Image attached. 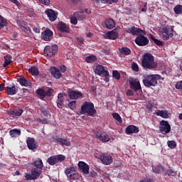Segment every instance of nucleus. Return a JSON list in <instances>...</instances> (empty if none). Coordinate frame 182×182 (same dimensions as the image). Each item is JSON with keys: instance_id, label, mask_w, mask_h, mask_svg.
I'll list each match as a JSON object with an SVG mask.
<instances>
[{"instance_id": "a18cd8bd", "label": "nucleus", "mask_w": 182, "mask_h": 182, "mask_svg": "<svg viewBox=\"0 0 182 182\" xmlns=\"http://www.w3.org/2000/svg\"><path fill=\"white\" fill-rule=\"evenodd\" d=\"M112 76L114 77L117 80H120V73H119L118 70H113L112 72Z\"/></svg>"}, {"instance_id": "473e14b6", "label": "nucleus", "mask_w": 182, "mask_h": 182, "mask_svg": "<svg viewBox=\"0 0 182 182\" xmlns=\"http://www.w3.org/2000/svg\"><path fill=\"white\" fill-rule=\"evenodd\" d=\"M119 53L123 55H131L132 50L127 47H122L119 48Z\"/></svg>"}, {"instance_id": "3c124183", "label": "nucleus", "mask_w": 182, "mask_h": 182, "mask_svg": "<svg viewBox=\"0 0 182 182\" xmlns=\"http://www.w3.org/2000/svg\"><path fill=\"white\" fill-rule=\"evenodd\" d=\"M167 173H168V176L174 177L176 176L177 172H176V171L172 170L171 168H168L167 170Z\"/></svg>"}, {"instance_id": "4468645a", "label": "nucleus", "mask_w": 182, "mask_h": 182, "mask_svg": "<svg viewBox=\"0 0 182 182\" xmlns=\"http://www.w3.org/2000/svg\"><path fill=\"white\" fill-rule=\"evenodd\" d=\"M95 136L97 139L100 141H102V143H107L110 140V138L108 134H107L105 132H102L100 131H97L95 133Z\"/></svg>"}, {"instance_id": "f03ea898", "label": "nucleus", "mask_w": 182, "mask_h": 182, "mask_svg": "<svg viewBox=\"0 0 182 182\" xmlns=\"http://www.w3.org/2000/svg\"><path fill=\"white\" fill-rule=\"evenodd\" d=\"M80 114H87V115L93 117L97 114V109L95 108V105L90 102H85L80 111Z\"/></svg>"}, {"instance_id": "4d7b16f0", "label": "nucleus", "mask_w": 182, "mask_h": 182, "mask_svg": "<svg viewBox=\"0 0 182 182\" xmlns=\"http://www.w3.org/2000/svg\"><path fill=\"white\" fill-rule=\"evenodd\" d=\"M77 21L78 20L76 17H75V15H73V17H71V18H70V22L73 25H77Z\"/></svg>"}, {"instance_id": "20e7f679", "label": "nucleus", "mask_w": 182, "mask_h": 182, "mask_svg": "<svg viewBox=\"0 0 182 182\" xmlns=\"http://www.w3.org/2000/svg\"><path fill=\"white\" fill-rule=\"evenodd\" d=\"M145 34L139 33L137 35L134 42L139 47H145L150 43L149 38L144 36Z\"/></svg>"}, {"instance_id": "393cba45", "label": "nucleus", "mask_w": 182, "mask_h": 182, "mask_svg": "<svg viewBox=\"0 0 182 182\" xmlns=\"http://www.w3.org/2000/svg\"><path fill=\"white\" fill-rule=\"evenodd\" d=\"M51 75L57 80L60 79L62 75L60 69L56 67H52L50 70Z\"/></svg>"}, {"instance_id": "680f3d73", "label": "nucleus", "mask_w": 182, "mask_h": 182, "mask_svg": "<svg viewBox=\"0 0 182 182\" xmlns=\"http://www.w3.org/2000/svg\"><path fill=\"white\" fill-rule=\"evenodd\" d=\"M25 178L26 181L33 180V176L31 173H26Z\"/></svg>"}, {"instance_id": "5701e85b", "label": "nucleus", "mask_w": 182, "mask_h": 182, "mask_svg": "<svg viewBox=\"0 0 182 182\" xmlns=\"http://www.w3.org/2000/svg\"><path fill=\"white\" fill-rule=\"evenodd\" d=\"M17 81L18 83L21 85L22 87H31L32 83L31 81H28L25 77L23 76H20L18 79Z\"/></svg>"}, {"instance_id": "864d4df0", "label": "nucleus", "mask_w": 182, "mask_h": 182, "mask_svg": "<svg viewBox=\"0 0 182 182\" xmlns=\"http://www.w3.org/2000/svg\"><path fill=\"white\" fill-rule=\"evenodd\" d=\"M64 100H57L56 103H57V107L62 109L64 106Z\"/></svg>"}, {"instance_id": "338daca9", "label": "nucleus", "mask_w": 182, "mask_h": 182, "mask_svg": "<svg viewBox=\"0 0 182 182\" xmlns=\"http://www.w3.org/2000/svg\"><path fill=\"white\" fill-rule=\"evenodd\" d=\"M63 97H64V93L63 92V93L60 92V93H59L58 95V100H64Z\"/></svg>"}, {"instance_id": "bb28decb", "label": "nucleus", "mask_w": 182, "mask_h": 182, "mask_svg": "<svg viewBox=\"0 0 182 182\" xmlns=\"http://www.w3.org/2000/svg\"><path fill=\"white\" fill-rule=\"evenodd\" d=\"M106 36L109 40H116L119 36V33L115 30L108 31Z\"/></svg>"}, {"instance_id": "a211bd4d", "label": "nucleus", "mask_w": 182, "mask_h": 182, "mask_svg": "<svg viewBox=\"0 0 182 182\" xmlns=\"http://www.w3.org/2000/svg\"><path fill=\"white\" fill-rule=\"evenodd\" d=\"M102 26L104 28H107L108 30L113 29L115 27L116 24L113 19L109 18L102 22Z\"/></svg>"}, {"instance_id": "a19ab883", "label": "nucleus", "mask_w": 182, "mask_h": 182, "mask_svg": "<svg viewBox=\"0 0 182 182\" xmlns=\"http://www.w3.org/2000/svg\"><path fill=\"white\" fill-rule=\"evenodd\" d=\"M23 109H14L11 111V114L14 115V116H18L20 117L23 114Z\"/></svg>"}, {"instance_id": "49530a36", "label": "nucleus", "mask_w": 182, "mask_h": 182, "mask_svg": "<svg viewBox=\"0 0 182 182\" xmlns=\"http://www.w3.org/2000/svg\"><path fill=\"white\" fill-rule=\"evenodd\" d=\"M54 92L53 88L48 87V90L47 91H45V95L46 97H52V94Z\"/></svg>"}, {"instance_id": "2eb2a0df", "label": "nucleus", "mask_w": 182, "mask_h": 182, "mask_svg": "<svg viewBox=\"0 0 182 182\" xmlns=\"http://www.w3.org/2000/svg\"><path fill=\"white\" fill-rule=\"evenodd\" d=\"M53 36V31L49 28L42 31L41 33V39L45 41H50V38Z\"/></svg>"}, {"instance_id": "f257e3e1", "label": "nucleus", "mask_w": 182, "mask_h": 182, "mask_svg": "<svg viewBox=\"0 0 182 182\" xmlns=\"http://www.w3.org/2000/svg\"><path fill=\"white\" fill-rule=\"evenodd\" d=\"M141 65L144 68L149 69L150 70L157 68V63L154 61V55L149 53H146L143 55Z\"/></svg>"}, {"instance_id": "423d86ee", "label": "nucleus", "mask_w": 182, "mask_h": 182, "mask_svg": "<svg viewBox=\"0 0 182 182\" xmlns=\"http://www.w3.org/2000/svg\"><path fill=\"white\" fill-rule=\"evenodd\" d=\"M76 171V168L73 166L65 168V173L70 181H75L78 178V174Z\"/></svg>"}, {"instance_id": "72a5a7b5", "label": "nucleus", "mask_w": 182, "mask_h": 182, "mask_svg": "<svg viewBox=\"0 0 182 182\" xmlns=\"http://www.w3.org/2000/svg\"><path fill=\"white\" fill-rule=\"evenodd\" d=\"M37 95L39 96V98L42 100H43L46 97V90H43V88H38L36 90Z\"/></svg>"}, {"instance_id": "8fccbe9b", "label": "nucleus", "mask_w": 182, "mask_h": 182, "mask_svg": "<svg viewBox=\"0 0 182 182\" xmlns=\"http://www.w3.org/2000/svg\"><path fill=\"white\" fill-rule=\"evenodd\" d=\"M119 0H101V3L112 5V3H117Z\"/></svg>"}, {"instance_id": "aec40b11", "label": "nucleus", "mask_w": 182, "mask_h": 182, "mask_svg": "<svg viewBox=\"0 0 182 182\" xmlns=\"http://www.w3.org/2000/svg\"><path fill=\"white\" fill-rule=\"evenodd\" d=\"M106 67L103 65H97L96 68L95 69V73L97 75H100L101 77H105V74L108 72V70H106Z\"/></svg>"}, {"instance_id": "9b49d317", "label": "nucleus", "mask_w": 182, "mask_h": 182, "mask_svg": "<svg viewBox=\"0 0 182 182\" xmlns=\"http://www.w3.org/2000/svg\"><path fill=\"white\" fill-rule=\"evenodd\" d=\"M125 31L127 33L132 34V36H136V35L137 36L141 33L144 34V35L146 34L145 31L142 30L140 28H137L135 26L127 28H125Z\"/></svg>"}, {"instance_id": "de8ad7c7", "label": "nucleus", "mask_w": 182, "mask_h": 182, "mask_svg": "<svg viewBox=\"0 0 182 182\" xmlns=\"http://www.w3.org/2000/svg\"><path fill=\"white\" fill-rule=\"evenodd\" d=\"M168 146L171 149H175L177 146V144L174 141H168Z\"/></svg>"}, {"instance_id": "f704fd0d", "label": "nucleus", "mask_w": 182, "mask_h": 182, "mask_svg": "<svg viewBox=\"0 0 182 182\" xmlns=\"http://www.w3.org/2000/svg\"><path fill=\"white\" fill-rule=\"evenodd\" d=\"M33 164H34V166H36L35 168H38V170L42 171L43 167V162L41 159L36 160L33 162Z\"/></svg>"}, {"instance_id": "79ce46f5", "label": "nucleus", "mask_w": 182, "mask_h": 182, "mask_svg": "<svg viewBox=\"0 0 182 182\" xmlns=\"http://www.w3.org/2000/svg\"><path fill=\"white\" fill-rule=\"evenodd\" d=\"M173 11H175L176 15L182 14V5L178 4L175 6Z\"/></svg>"}, {"instance_id": "603ef678", "label": "nucleus", "mask_w": 182, "mask_h": 182, "mask_svg": "<svg viewBox=\"0 0 182 182\" xmlns=\"http://www.w3.org/2000/svg\"><path fill=\"white\" fill-rule=\"evenodd\" d=\"M132 69L134 72H139V68L138 66V64L136 63L133 62L132 63Z\"/></svg>"}, {"instance_id": "6ab92c4d", "label": "nucleus", "mask_w": 182, "mask_h": 182, "mask_svg": "<svg viewBox=\"0 0 182 182\" xmlns=\"http://www.w3.org/2000/svg\"><path fill=\"white\" fill-rule=\"evenodd\" d=\"M100 160H101L105 165H109L113 161V159L111 156L105 155V154H102V155L100 156Z\"/></svg>"}, {"instance_id": "412c9836", "label": "nucleus", "mask_w": 182, "mask_h": 182, "mask_svg": "<svg viewBox=\"0 0 182 182\" xmlns=\"http://www.w3.org/2000/svg\"><path fill=\"white\" fill-rule=\"evenodd\" d=\"M78 168L84 173L88 174L90 168V166L87 165L85 162L79 161L78 162Z\"/></svg>"}, {"instance_id": "7ed1b4c3", "label": "nucleus", "mask_w": 182, "mask_h": 182, "mask_svg": "<svg viewBox=\"0 0 182 182\" xmlns=\"http://www.w3.org/2000/svg\"><path fill=\"white\" fill-rule=\"evenodd\" d=\"M161 79V76L159 75H144L143 83L146 87H156L157 80Z\"/></svg>"}, {"instance_id": "ddd939ff", "label": "nucleus", "mask_w": 182, "mask_h": 182, "mask_svg": "<svg viewBox=\"0 0 182 182\" xmlns=\"http://www.w3.org/2000/svg\"><path fill=\"white\" fill-rule=\"evenodd\" d=\"M5 91L8 95H15L18 92V87L14 83H11L5 87Z\"/></svg>"}, {"instance_id": "2f4dec72", "label": "nucleus", "mask_w": 182, "mask_h": 182, "mask_svg": "<svg viewBox=\"0 0 182 182\" xmlns=\"http://www.w3.org/2000/svg\"><path fill=\"white\" fill-rule=\"evenodd\" d=\"M164 171V168L161 164L152 166V171L155 173H161Z\"/></svg>"}, {"instance_id": "dca6fc26", "label": "nucleus", "mask_w": 182, "mask_h": 182, "mask_svg": "<svg viewBox=\"0 0 182 182\" xmlns=\"http://www.w3.org/2000/svg\"><path fill=\"white\" fill-rule=\"evenodd\" d=\"M129 88L133 90L134 92H137L141 90V85L139 81H136V80L131 79L129 80Z\"/></svg>"}, {"instance_id": "0eeeda50", "label": "nucleus", "mask_w": 182, "mask_h": 182, "mask_svg": "<svg viewBox=\"0 0 182 182\" xmlns=\"http://www.w3.org/2000/svg\"><path fill=\"white\" fill-rule=\"evenodd\" d=\"M53 139L54 142L60 146H70L71 143L70 141L67 139V138H63L58 135L53 136Z\"/></svg>"}, {"instance_id": "1a4fd4ad", "label": "nucleus", "mask_w": 182, "mask_h": 182, "mask_svg": "<svg viewBox=\"0 0 182 182\" xmlns=\"http://www.w3.org/2000/svg\"><path fill=\"white\" fill-rule=\"evenodd\" d=\"M26 143L28 149L32 150L33 152L37 151L38 146L34 137H28L26 140Z\"/></svg>"}, {"instance_id": "c85d7f7f", "label": "nucleus", "mask_w": 182, "mask_h": 182, "mask_svg": "<svg viewBox=\"0 0 182 182\" xmlns=\"http://www.w3.org/2000/svg\"><path fill=\"white\" fill-rule=\"evenodd\" d=\"M42 173V171L40 169H38V168H33L31 170V175L33 177V180H36L40 177L41 173Z\"/></svg>"}, {"instance_id": "58836bf2", "label": "nucleus", "mask_w": 182, "mask_h": 182, "mask_svg": "<svg viewBox=\"0 0 182 182\" xmlns=\"http://www.w3.org/2000/svg\"><path fill=\"white\" fill-rule=\"evenodd\" d=\"M28 73L33 74V75L38 76L39 75V71L37 67L33 66L28 69Z\"/></svg>"}, {"instance_id": "774afa93", "label": "nucleus", "mask_w": 182, "mask_h": 182, "mask_svg": "<svg viewBox=\"0 0 182 182\" xmlns=\"http://www.w3.org/2000/svg\"><path fill=\"white\" fill-rule=\"evenodd\" d=\"M77 42H78L79 43H80L81 45H82V44H84V42H85L84 38H78L77 39Z\"/></svg>"}, {"instance_id": "e433bc0d", "label": "nucleus", "mask_w": 182, "mask_h": 182, "mask_svg": "<svg viewBox=\"0 0 182 182\" xmlns=\"http://www.w3.org/2000/svg\"><path fill=\"white\" fill-rule=\"evenodd\" d=\"M73 16L76 17L77 20L78 21H83L84 19H85V15L83 14V11H76L73 14Z\"/></svg>"}, {"instance_id": "69168bd1", "label": "nucleus", "mask_w": 182, "mask_h": 182, "mask_svg": "<svg viewBox=\"0 0 182 182\" xmlns=\"http://www.w3.org/2000/svg\"><path fill=\"white\" fill-rule=\"evenodd\" d=\"M67 68L65 65L60 67V72L64 73L66 71Z\"/></svg>"}, {"instance_id": "13d9d810", "label": "nucleus", "mask_w": 182, "mask_h": 182, "mask_svg": "<svg viewBox=\"0 0 182 182\" xmlns=\"http://www.w3.org/2000/svg\"><path fill=\"white\" fill-rule=\"evenodd\" d=\"M104 77H105V81L106 82H109V71H107L105 74H104Z\"/></svg>"}, {"instance_id": "6e6d98bb", "label": "nucleus", "mask_w": 182, "mask_h": 182, "mask_svg": "<svg viewBox=\"0 0 182 182\" xmlns=\"http://www.w3.org/2000/svg\"><path fill=\"white\" fill-rule=\"evenodd\" d=\"M175 87L177 90H182V81H178L175 85Z\"/></svg>"}, {"instance_id": "5fc2aeb1", "label": "nucleus", "mask_w": 182, "mask_h": 182, "mask_svg": "<svg viewBox=\"0 0 182 182\" xmlns=\"http://www.w3.org/2000/svg\"><path fill=\"white\" fill-rule=\"evenodd\" d=\"M37 120H38V122L39 123H41V124H49V123H50V121L48 120L47 119H41V118H39V119H38Z\"/></svg>"}, {"instance_id": "6e6552de", "label": "nucleus", "mask_w": 182, "mask_h": 182, "mask_svg": "<svg viewBox=\"0 0 182 182\" xmlns=\"http://www.w3.org/2000/svg\"><path fill=\"white\" fill-rule=\"evenodd\" d=\"M65 156L63 155L52 156L48 159V163L50 166L55 165L59 162H62L65 160Z\"/></svg>"}, {"instance_id": "f8f14e48", "label": "nucleus", "mask_w": 182, "mask_h": 182, "mask_svg": "<svg viewBox=\"0 0 182 182\" xmlns=\"http://www.w3.org/2000/svg\"><path fill=\"white\" fill-rule=\"evenodd\" d=\"M159 130L161 132L169 133L171 131V126L166 120H161L160 122Z\"/></svg>"}, {"instance_id": "4be33fe9", "label": "nucleus", "mask_w": 182, "mask_h": 182, "mask_svg": "<svg viewBox=\"0 0 182 182\" xmlns=\"http://www.w3.org/2000/svg\"><path fill=\"white\" fill-rule=\"evenodd\" d=\"M45 12L50 22H54V21L57 19L58 16L55 11L52 9H47Z\"/></svg>"}, {"instance_id": "c756f323", "label": "nucleus", "mask_w": 182, "mask_h": 182, "mask_svg": "<svg viewBox=\"0 0 182 182\" xmlns=\"http://www.w3.org/2000/svg\"><path fill=\"white\" fill-rule=\"evenodd\" d=\"M13 63L12 57L11 55L7 54L4 56V63H3V67L6 68L8 65Z\"/></svg>"}, {"instance_id": "c03bdc74", "label": "nucleus", "mask_w": 182, "mask_h": 182, "mask_svg": "<svg viewBox=\"0 0 182 182\" xmlns=\"http://www.w3.org/2000/svg\"><path fill=\"white\" fill-rule=\"evenodd\" d=\"M40 109H41V113L43 114V116L48 117L50 115V111L46 109L44 107H41Z\"/></svg>"}, {"instance_id": "0e129e2a", "label": "nucleus", "mask_w": 182, "mask_h": 182, "mask_svg": "<svg viewBox=\"0 0 182 182\" xmlns=\"http://www.w3.org/2000/svg\"><path fill=\"white\" fill-rule=\"evenodd\" d=\"M127 95L129 96V97L134 96V92L132 90H128L127 91Z\"/></svg>"}, {"instance_id": "a878e982", "label": "nucleus", "mask_w": 182, "mask_h": 182, "mask_svg": "<svg viewBox=\"0 0 182 182\" xmlns=\"http://www.w3.org/2000/svg\"><path fill=\"white\" fill-rule=\"evenodd\" d=\"M69 98L71 100H77L78 98H83V95L81 92L71 91L68 95Z\"/></svg>"}, {"instance_id": "052dcab7", "label": "nucleus", "mask_w": 182, "mask_h": 182, "mask_svg": "<svg viewBox=\"0 0 182 182\" xmlns=\"http://www.w3.org/2000/svg\"><path fill=\"white\" fill-rule=\"evenodd\" d=\"M8 1L15 4V5L17 6L18 7L21 6V3L18 0H8Z\"/></svg>"}, {"instance_id": "f3484780", "label": "nucleus", "mask_w": 182, "mask_h": 182, "mask_svg": "<svg viewBox=\"0 0 182 182\" xmlns=\"http://www.w3.org/2000/svg\"><path fill=\"white\" fill-rule=\"evenodd\" d=\"M56 28L58 31L61 32V33H69L70 31V28L69 27L67 26V24L63 21L58 22L57 26H56Z\"/></svg>"}, {"instance_id": "39448f33", "label": "nucleus", "mask_w": 182, "mask_h": 182, "mask_svg": "<svg viewBox=\"0 0 182 182\" xmlns=\"http://www.w3.org/2000/svg\"><path fill=\"white\" fill-rule=\"evenodd\" d=\"M58 46L57 44L53 45L51 46H46L44 48L45 55H46L50 58H51L53 55H55V54L58 53Z\"/></svg>"}, {"instance_id": "c9c22d12", "label": "nucleus", "mask_w": 182, "mask_h": 182, "mask_svg": "<svg viewBox=\"0 0 182 182\" xmlns=\"http://www.w3.org/2000/svg\"><path fill=\"white\" fill-rule=\"evenodd\" d=\"M97 60V58L95 55H88L85 58V62L87 63H93Z\"/></svg>"}, {"instance_id": "9d476101", "label": "nucleus", "mask_w": 182, "mask_h": 182, "mask_svg": "<svg viewBox=\"0 0 182 182\" xmlns=\"http://www.w3.org/2000/svg\"><path fill=\"white\" fill-rule=\"evenodd\" d=\"M173 36V29L172 28L164 27L162 28V39L164 41L169 40Z\"/></svg>"}, {"instance_id": "ea45409f", "label": "nucleus", "mask_w": 182, "mask_h": 182, "mask_svg": "<svg viewBox=\"0 0 182 182\" xmlns=\"http://www.w3.org/2000/svg\"><path fill=\"white\" fill-rule=\"evenodd\" d=\"M150 38L152 40V41L154 42V43L156 44L157 46L161 47L164 46V43L161 42L160 40L156 38L154 35H151Z\"/></svg>"}, {"instance_id": "cd10ccee", "label": "nucleus", "mask_w": 182, "mask_h": 182, "mask_svg": "<svg viewBox=\"0 0 182 182\" xmlns=\"http://www.w3.org/2000/svg\"><path fill=\"white\" fill-rule=\"evenodd\" d=\"M156 114L157 116L161 117L163 119H169L170 114H168V112L167 110H157L156 112Z\"/></svg>"}, {"instance_id": "7c9ffc66", "label": "nucleus", "mask_w": 182, "mask_h": 182, "mask_svg": "<svg viewBox=\"0 0 182 182\" xmlns=\"http://www.w3.org/2000/svg\"><path fill=\"white\" fill-rule=\"evenodd\" d=\"M9 134L11 138H16L21 136V129H11V131L9 132Z\"/></svg>"}, {"instance_id": "e2e57ef3", "label": "nucleus", "mask_w": 182, "mask_h": 182, "mask_svg": "<svg viewBox=\"0 0 182 182\" xmlns=\"http://www.w3.org/2000/svg\"><path fill=\"white\" fill-rule=\"evenodd\" d=\"M140 182H154L153 179H150V178H144Z\"/></svg>"}, {"instance_id": "b1692460", "label": "nucleus", "mask_w": 182, "mask_h": 182, "mask_svg": "<svg viewBox=\"0 0 182 182\" xmlns=\"http://www.w3.org/2000/svg\"><path fill=\"white\" fill-rule=\"evenodd\" d=\"M138 132H139V128L134 125H129L125 129L127 134H136Z\"/></svg>"}, {"instance_id": "bf43d9fd", "label": "nucleus", "mask_w": 182, "mask_h": 182, "mask_svg": "<svg viewBox=\"0 0 182 182\" xmlns=\"http://www.w3.org/2000/svg\"><path fill=\"white\" fill-rule=\"evenodd\" d=\"M38 1H41L44 6H49L50 3V0H38Z\"/></svg>"}, {"instance_id": "37998d69", "label": "nucleus", "mask_w": 182, "mask_h": 182, "mask_svg": "<svg viewBox=\"0 0 182 182\" xmlns=\"http://www.w3.org/2000/svg\"><path fill=\"white\" fill-rule=\"evenodd\" d=\"M112 117H114V119L117 121L119 124L122 123V117H120V115L119 114H117V112H114L112 114Z\"/></svg>"}, {"instance_id": "09e8293b", "label": "nucleus", "mask_w": 182, "mask_h": 182, "mask_svg": "<svg viewBox=\"0 0 182 182\" xmlns=\"http://www.w3.org/2000/svg\"><path fill=\"white\" fill-rule=\"evenodd\" d=\"M68 107L72 110L76 109V101H71L68 103Z\"/></svg>"}, {"instance_id": "4c0bfd02", "label": "nucleus", "mask_w": 182, "mask_h": 182, "mask_svg": "<svg viewBox=\"0 0 182 182\" xmlns=\"http://www.w3.org/2000/svg\"><path fill=\"white\" fill-rule=\"evenodd\" d=\"M7 25H8L7 20L4 17H2V16L0 14V29H3Z\"/></svg>"}]
</instances>
